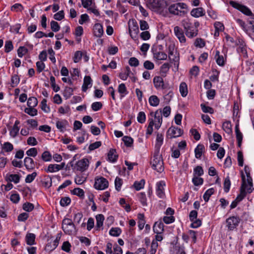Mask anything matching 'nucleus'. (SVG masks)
I'll return each instance as SVG.
<instances>
[{
    "instance_id": "nucleus-60",
    "label": "nucleus",
    "mask_w": 254,
    "mask_h": 254,
    "mask_svg": "<svg viewBox=\"0 0 254 254\" xmlns=\"http://www.w3.org/2000/svg\"><path fill=\"white\" fill-rule=\"evenodd\" d=\"M23 209L27 212L31 211L34 209V205L30 202H26L23 205Z\"/></svg>"
},
{
    "instance_id": "nucleus-51",
    "label": "nucleus",
    "mask_w": 254,
    "mask_h": 254,
    "mask_svg": "<svg viewBox=\"0 0 254 254\" xmlns=\"http://www.w3.org/2000/svg\"><path fill=\"white\" fill-rule=\"evenodd\" d=\"M51 28L53 32H57L60 29V26L59 23L54 20H52L50 23Z\"/></svg>"
},
{
    "instance_id": "nucleus-39",
    "label": "nucleus",
    "mask_w": 254,
    "mask_h": 254,
    "mask_svg": "<svg viewBox=\"0 0 254 254\" xmlns=\"http://www.w3.org/2000/svg\"><path fill=\"white\" fill-rule=\"evenodd\" d=\"M214 192V189L213 188H210L207 190L203 195V199L205 202H207L210 196L213 194Z\"/></svg>"
},
{
    "instance_id": "nucleus-47",
    "label": "nucleus",
    "mask_w": 254,
    "mask_h": 254,
    "mask_svg": "<svg viewBox=\"0 0 254 254\" xmlns=\"http://www.w3.org/2000/svg\"><path fill=\"white\" fill-rule=\"evenodd\" d=\"M121 230L120 228L116 227V228H112L109 232L110 235L115 237L119 236L121 233Z\"/></svg>"
},
{
    "instance_id": "nucleus-36",
    "label": "nucleus",
    "mask_w": 254,
    "mask_h": 254,
    "mask_svg": "<svg viewBox=\"0 0 254 254\" xmlns=\"http://www.w3.org/2000/svg\"><path fill=\"white\" fill-rule=\"evenodd\" d=\"M122 140L127 147H130L132 146L133 139L131 137L125 136L123 137Z\"/></svg>"
},
{
    "instance_id": "nucleus-26",
    "label": "nucleus",
    "mask_w": 254,
    "mask_h": 254,
    "mask_svg": "<svg viewBox=\"0 0 254 254\" xmlns=\"http://www.w3.org/2000/svg\"><path fill=\"white\" fill-rule=\"evenodd\" d=\"M191 15L195 17H198L204 14V10L202 7L193 8L190 12Z\"/></svg>"
},
{
    "instance_id": "nucleus-17",
    "label": "nucleus",
    "mask_w": 254,
    "mask_h": 254,
    "mask_svg": "<svg viewBox=\"0 0 254 254\" xmlns=\"http://www.w3.org/2000/svg\"><path fill=\"white\" fill-rule=\"evenodd\" d=\"M94 35L97 37H101L104 33L103 26L100 23H96L93 27Z\"/></svg>"
},
{
    "instance_id": "nucleus-6",
    "label": "nucleus",
    "mask_w": 254,
    "mask_h": 254,
    "mask_svg": "<svg viewBox=\"0 0 254 254\" xmlns=\"http://www.w3.org/2000/svg\"><path fill=\"white\" fill-rule=\"evenodd\" d=\"M242 184L240 188V193L237 196L235 200L238 202L242 201L246 196L247 193H248L247 190V186L246 184V177L244 173L242 172L241 174Z\"/></svg>"
},
{
    "instance_id": "nucleus-42",
    "label": "nucleus",
    "mask_w": 254,
    "mask_h": 254,
    "mask_svg": "<svg viewBox=\"0 0 254 254\" xmlns=\"http://www.w3.org/2000/svg\"><path fill=\"white\" fill-rule=\"evenodd\" d=\"M42 159L45 162L50 161L52 160V156L51 154L48 151H45L42 154Z\"/></svg>"
},
{
    "instance_id": "nucleus-44",
    "label": "nucleus",
    "mask_w": 254,
    "mask_h": 254,
    "mask_svg": "<svg viewBox=\"0 0 254 254\" xmlns=\"http://www.w3.org/2000/svg\"><path fill=\"white\" fill-rule=\"evenodd\" d=\"M144 184L145 181L144 180L142 179L139 182L135 181L134 183L133 187L136 190H139L143 188Z\"/></svg>"
},
{
    "instance_id": "nucleus-2",
    "label": "nucleus",
    "mask_w": 254,
    "mask_h": 254,
    "mask_svg": "<svg viewBox=\"0 0 254 254\" xmlns=\"http://www.w3.org/2000/svg\"><path fill=\"white\" fill-rule=\"evenodd\" d=\"M151 164L153 169L158 172L161 173L164 171V163L161 155L160 154V151H155L153 155V159L151 161Z\"/></svg>"
},
{
    "instance_id": "nucleus-21",
    "label": "nucleus",
    "mask_w": 254,
    "mask_h": 254,
    "mask_svg": "<svg viewBox=\"0 0 254 254\" xmlns=\"http://www.w3.org/2000/svg\"><path fill=\"white\" fill-rule=\"evenodd\" d=\"M24 166L28 170H32L35 168V162L33 159L29 157H26L24 160Z\"/></svg>"
},
{
    "instance_id": "nucleus-54",
    "label": "nucleus",
    "mask_w": 254,
    "mask_h": 254,
    "mask_svg": "<svg viewBox=\"0 0 254 254\" xmlns=\"http://www.w3.org/2000/svg\"><path fill=\"white\" fill-rule=\"evenodd\" d=\"M145 120L146 116L145 113L143 112H139L137 117V121L140 124H143L145 122Z\"/></svg>"
},
{
    "instance_id": "nucleus-48",
    "label": "nucleus",
    "mask_w": 254,
    "mask_h": 254,
    "mask_svg": "<svg viewBox=\"0 0 254 254\" xmlns=\"http://www.w3.org/2000/svg\"><path fill=\"white\" fill-rule=\"evenodd\" d=\"M20 81L18 76L16 74H14L12 76L11 78V86L12 87L16 86L19 83Z\"/></svg>"
},
{
    "instance_id": "nucleus-11",
    "label": "nucleus",
    "mask_w": 254,
    "mask_h": 254,
    "mask_svg": "<svg viewBox=\"0 0 254 254\" xmlns=\"http://www.w3.org/2000/svg\"><path fill=\"white\" fill-rule=\"evenodd\" d=\"M240 219L238 217L231 216L227 219V226L229 230L232 231L239 225Z\"/></svg>"
},
{
    "instance_id": "nucleus-9",
    "label": "nucleus",
    "mask_w": 254,
    "mask_h": 254,
    "mask_svg": "<svg viewBox=\"0 0 254 254\" xmlns=\"http://www.w3.org/2000/svg\"><path fill=\"white\" fill-rule=\"evenodd\" d=\"M109 183L107 180L102 177L95 179L94 185L96 190H103L108 187Z\"/></svg>"
},
{
    "instance_id": "nucleus-57",
    "label": "nucleus",
    "mask_w": 254,
    "mask_h": 254,
    "mask_svg": "<svg viewBox=\"0 0 254 254\" xmlns=\"http://www.w3.org/2000/svg\"><path fill=\"white\" fill-rule=\"evenodd\" d=\"M37 175L36 172H33L31 174L28 175L25 178V182L26 183H31L35 179Z\"/></svg>"
},
{
    "instance_id": "nucleus-40",
    "label": "nucleus",
    "mask_w": 254,
    "mask_h": 254,
    "mask_svg": "<svg viewBox=\"0 0 254 254\" xmlns=\"http://www.w3.org/2000/svg\"><path fill=\"white\" fill-rule=\"evenodd\" d=\"M27 104L28 107H35L38 104V100L34 97H30L28 99Z\"/></svg>"
},
{
    "instance_id": "nucleus-59",
    "label": "nucleus",
    "mask_w": 254,
    "mask_h": 254,
    "mask_svg": "<svg viewBox=\"0 0 254 254\" xmlns=\"http://www.w3.org/2000/svg\"><path fill=\"white\" fill-rule=\"evenodd\" d=\"M5 52L9 53L13 48L12 43L11 41H6L4 45Z\"/></svg>"
},
{
    "instance_id": "nucleus-5",
    "label": "nucleus",
    "mask_w": 254,
    "mask_h": 254,
    "mask_svg": "<svg viewBox=\"0 0 254 254\" xmlns=\"http://www.w3.org/2000/svg\"><path fill=\"white\" fill-rule=\"evenodd\" d=\"M230 4L232 7L239 10L244 14L249 16L250 17H253V16H254V14L252 13L250 9L244 5L234 1H230Z\"/></svg>"
},
{
    "instance_id": "nucleus-27",
    "label": "nucleus",
    "mask_w": 254,
    "mask_h": 254,
    "mask_svg": "<svg viewBox=\"0 0 254 254\" xmlns=\"http://www.w3.org/2000/svg\"><path fill=\"white\" fill-rule=\"evenodd\" d=\"M174 45L173 44L170 45L168 47V54L169 58L170 60L176 62L178 61V58L177 57L174 55Z\"/></svg>"
},
{
    "instance_id": "nucleus-61",
    "label": "nucleus",
    "mask_w": 254,
    "mask_h": 254,
    "mask_svg": "<svg viewBox=\"0 0 254 254\" xmlns=\"http://www.w3.org/2000/svg\"><path fill=\"white\" fill-rule=\"evenodd\" d=\"M64 10H61L58 12L56 13L54 15V18L57 20L60 21L64 19Z\"/></svg>"
},
{
    "instance_id": "nucleus-46",
    "label": "nucleus",
    "mask_w": 254,
    "mask_h": 254,
    "mask_svg": "<svg viewBox=\"0 0 254 254\" xmlns=\"http://www.w3.org/2000/svg\"><path fill=\"white\" fill-rule=\"evenodd\" d=\"M52 178L49 176L45 177L43 181H42L43 185L46 188H50L52 186Z\"/></svg>"
},
{
    "instance_id": "nucleus-22",
    "label": "nucleus",
    "mask_w": 254,
    "mask_h": 254,
    "mask_svg": "<svg viewBox=\"0 0 254 254\" xmlns=\"http://www.w3.org/2000/svg\"><path fill=\"white\" fill-rule=\"evenodd\" d=\"M156 142L155 145V151H160L161 145L163 142V136L161 133L159 132L157 134Z\"/></svg>"
},
{
    "instance_id": "nucleus-29",
    "label": "nucleus",
    "mask_w": 254,
    "mask_h": 254,
    "mask_svg": "<svg viewBox=\"0 0 254 254\" xmlns=\"http://www.w3.org/2000/svg\"><path fill=\"white\" fill-rule=\"evenodd\" d=\"M25 239L27 245H33L35 244V235L33 233H27Z\"/></svg>"
},
{
    "instance_id": "nucleus-53",
    "label": "nucleus",
    "mask_w": 254,
    "mask_h": 254,
    "mask_svg": "<svg viewBox=\"0 0 254 254\" xmlns=\"http://www.w3.org/2000/svg\"><path fill=\"white\" fill-rule=\"evenodd\" d=\"M28 50V49L23 46L20 47L17 50V54L19 57L22 58L24 55H25Z\"/></svg>"
},
{
    "instance_id": "nucleus-1",
    "label": "nucleus",
    "mask_w": 254,
    "mask_h": 254,
    "mask_svg": "<svg viewBox=\"0 0 254 254\" xmlns=\"http://www.w3.org/2000/svg\"><path fill=\"white\" fill-rule=\"evenodd\" d=\"M146 5L152 11L161 14L167 13V4L164 0H148Z\"/></svg>"
},
{
    "instance_id": "nucleus-43",
    "label": "nucleus",
    "mask_w": 254,
    "mask_h": 254,
    "mask_svg": "<svg viewBox=\"0 0 254 254\" xmlns=\"http://www.w3.org/2000/svg\"><path fill=\"white\" fill-rule=\"evenodd\" d=\"M162 109H160L157 110L154 114V118L155 119V122L162 123Z\"/></svg>"
},
{
    "instance_id": "nucleus-52",
    "label": "nucleus",
    "mask_w": 254,
    "mask_h": 254,
    "mask_svg": "<svg viewBox=\"0 0 254 254\" xmlns=\"http://www.w3.org/2000/svg\"><path fill=\"white\" fill-rule=\"evenodd\" d=\"M192 181L194 186H198L203 184V179L197 176H193Z\"/></svg>"
},
{
    "instance_id": "nucleus-58",
    "label": "nucleus",
    "mask_w": 254,
    "mask_h": 254,
    "mask_svg": "<svg viewBox=\"0 0 254 254\" xmlns=\"http://www.w3.org/2000/svg\"><path fill=\"white\" fill-rule=\"evenodd\" d=\"M201 110L204 113H209L210 114H213L214 113V110L212 108L207 106L204 104H201L200 105Z\"/></svg>"
},
{
    "instance_id": "nucleus-25",
    "label": "nucleus",
    "mask_w": 254,
    "mask_h": 254,
    "mask_svg": "<svg viewBox=\"0 0 254 254\" xmlns=\"http://www.w3.org/2000/svg\"><path fill=\"white\" fill-rule=\"evenodd\" d=\"M215 58L217 64L220 66H224L225 64L226 58L224 59L222 55H220L219 51H216Z\"/></svg>"
},
{
    "instance_id": "nucleus-28",
    "label": "nucleus",
    "mask_w": 254,
    "mask_h": 254,
    "mask_svg": "<svg viewBox=\"0 0 254 254\" xmlns=\"http://www.w3.org/2000/svg\"><path fill=\"white\" fill-rule=\"evenodd\" d=\"M108 160L112 162H115L117 161L118 155L116 154L115 149H111L108 154Z\"/></svg>"
},
{
    "instance_id": "nucleus-41",
    "label": "nucleus",
    "mask_w": 254,
    "mask_h": 254,
    "mask_svg": "<svg viewBox=\"0 0 254 254\" xmlns=\"http://www.w3.org/2000/svg\"><path fill=\"white\" fill-rule=\"evenodd\" d=\"M24 112L31 116H35L37 115V110L32 107L26 108L24 110Z\"/></svg>"
},
{
    "instance_id": "nucleus-62",
    "label": "nucleus",
    "mask_w": 254,
    "mask_h": 254,
    "mask_svg": "<svg viewBox=\"0 0 254 254\" xmlns=\"http://www.w3.org/2000/svg\"><path fill=\"white\" fill-rule=\"evenodd\" d=\"M223 128L224 131L229 133L232 131L231 125L230 122H226L223 124Z\"/></svg>"
},
{
    "instance_id": "nucleus-14",
    "label": "nucleus",
    "mask_w": 254,
    "mask_h": 254,
    "mask_svg": "<svg viewBox=\"0 0 254 254\" xmlns=\"http://www.w3.org/2000/svg\"><path fill=\"white\" fill-rule=\"evenodd\" d=\"M236 44L238 46L237 51L244 55H247L246 44L243 39L238 38L236 40Z\"/></svg>"
},
{
    "instance_id": "nucleus-45",
    "label": "nucleus",
    "mask_w": 254,
    "mask_h": 254,
    "mask_svg": "<svg viewBox=\"0 0 254 254\" xmlns=\"http://www.w3.org/2000/svg\"><path fill=\"white\" fill-rule=\"evenodd\" d=\"M203 173L202 168L200 166H197L193 170V176H201L203 174Z\"/></svg>"
},
{
    "instance_id": "nucleus-35",
    "label": "nucleus",
    "mask_w": 254,
    "mask_h": 254,
    "mask_svg": "<svg viewBox=\"0 0 254 254\" xmlns=\"http://www.w3.org/2000/svg\"><path fill=\"white\" fill-rule=\"evenodd\" d=\"M118 92L121 94V98H123L128 93L127 89L124 83H121L119 85Z\"/></svg>"
},
{
    "instance_id": "nucleus-8",
    "label": "nucleus",
    "mask_w": 254,
    "mask_h": 254,
    "mask_svg": "<svg viewBox=\"0 0 254 254\" xmlns=\"http://www.w3.org/2000/svg\"><path fill=\"white\" fill-rule=\"evenodd\" d=\"M129 33L132 38H136L139 32L138 24L135 19L129 20L128 22Z\"/></svg>"
},
{
    "instance_id": "nucleus-7",
    "label": "nucleus",
    "mask_w": 254,
    "mask_h": 254,
    "mask_svg": "<svg viewBox=\"0 0 254 254\" xmlns=\"http://www.w3.org/2000/svg\"><path fill=\"white\" fill-rule=\"evenodd\" d=\"M184 27L186 31V35L189 38H193L197 35L198 30L196 27L190 23L185 22L184 23Z\"/></svg>"
},
{
    "instance_id": "nucleus-24",
    "label": "nucleus",
    "mask_w": 254,
    "mask_h": 254,
    "mask_svg": "<svg viewBox=\"0 0 254 254\" xmlns=\"http://www.w3.org/2000/svg\"><path fill=\"white\" fill-rule=\"evenodd\" d=\"M204 150V146L202 144H199L194 149L195 156L197 159H200Z\"/></svg>"
},
{
    "instance_id": "nucleus-37",
    "label": "nucleus",
    "mask_w": 254,
    "mask_h": 254,
    "mask_svg": "<svg viewBox=\"0 0 254 254\" xmlns=\"http://www.w3.org/2000/svg\"><path fill=\"white\" fill-rule=\"evenodd\" d=\"M59 166L58 164H50L48 168L45 169V171L47 173H53L55 172L59 171L60 170V168H59Z\"/></svg>"
},
{
    "instance_id": "nucleus-16",
    "label": "nucleus",
    "mask_w": 254,
    "mask_h": 254,
    "mask_svg": "<svg viewBox=\"0 0 254 254\" xmlns=\"http://www.w3.org/2000/svg\"><path fill=\"white\" fill-rule=\"evenodd\" d=\"M61 239L60 234H58L57 235L56 238L53 242L49 243L46 246L47 249L50 251H53L55 250L58 246L59 241Z\"/></svg>"
},
{
    "instance_id": "nucleus-10",
    "label": "nucleus",
    "mask_w": 254,
    "mask_h": 254,
    "mask_svg": "<svg viewBox=\"0 0 254 254\" xmlns=\"http://www.w3.org/2000/svg\"><path fill=\"white\" fill-rule=\"evenodd\" d=\"M183 130L178 127L172 126L167 131V136L170 138H175L181 136Z\"/></svg>"
},
{
    "instance_id": "nucleus-38",
    "label": "nucleus",
    "mask_w": 254,
    "mask_h": 254,
    "mask_svg": "<svg viewBox=\"0 0 254 254\" xmlns=\"http://www.w3.org/2000/svg\"><path fill=\"white\" fill-rule=\"evenodd\" d=\"M20 176L17 174H10L7 177V180L10 182H13L17 184L20 181Z\"/></svg>"
},
{
    "instance_id": "nucleus-63",
    "label": "nucleus",
    "mask_w": 254,
    "mask_h": 254,
    "mask_svg": "<svg viewBox=\"0 0 254 254\" xmlns=\"http://www.w3.org/2000/svg\"><path fill=\"white\" fill-rule=\"evenodd\" d=\"M26 153L28 156L35 157L37 155L38 152L36 148H31L28 149Z\"/></svg>"
},
{
    "instance_id": "nucleus-23",
    "label": "nucleus",
    "mask_w": 254,
    "mask_h": 254,
    "mask_svg": "<svg viewBox=\"0 0 254 254\" xmlns=\"http://www.w3.org/2000/svg\"><path fill=\"white\" fill-rule=\"evenodd\" d=\"M164 224L161 221L156 222L153 226L154 232L157 234H161L164 231Z\"/></svg>"
},
{
    "instance_id": "nucleus-50",
    "label": "nucleus",
    "mask_w": 254,
    "mask_h": 254,
    "mask_svg": "<svg viewBox=\"0 0 254 254\" xmlns=\"http://www.w3.org/2000/svg\"><path fill=\"white\" fill-rule=\"evenodd\" d=\"M231 186V182L229 177H227L224 180V190L225 192H228L230 190Z\"/></svg>"
},
{
    "instance_id": "nucleus-13",
    "label": "nucleus",
    "mask_w": 254,
    "mask_h": 254,
    "mask_svg": "<svg viewBox=\"0 0 254 254\" xmlns=\"http://www.w3.org/2000/svg\"><path fill=\"white\" fill-rule=\"evenodd\" d=\"M174 31L175 36L181 43L186 42V39L184 35V32L181 27L178 26H175L174 28Z\"/></svg>"
},
{
    "instance_id": "nucleus-34",
    "label": "nucleus",
    "mask_w": 254,
    "mask_h": 254,
    "mask_svg": "<svg viewBox=\"0 0 254 254\" xmlns=\"http://www.w3.org/2000/svg\"><path fill=\"white\" fill-rule=\"evenodd\" d=\"M180 91L181 95L185 97L188 93L187 85L185 82H182L180 85Z\"/></svg>"
},
{
    "instance_id": "nucleus-32",
    "label": "nucleus",
    "mask_w": 254,
    "mask_h": 254,
    "mask_svg": "<svg viewBox=\"0 0 254 254\" xmlns=\"http://www.w3.org/2000/svg\"><path fill=\"white\" fill-rule=\"evenodd\" d=\"M235 132L237 140L238 141V145L239 147H240L243 140V134L239 130L238 125H236L235 127Z\"/></svg>"
},
{
    "instance_id": "nucleus-20",
    "label": "nucleus",
    "mask_w": 254,
    "mask_h": 254,
    "mask_svg": "<svg viewBox=\"0 0 254 254\" xmlns=\"http://www.w3.org/2000/svg\"><path fill=\"white\" fill-rule=\"evenodd\" d=\"M156 194L160 198L164 195V186L165 185L163 181H160L157 183Z\"/></svg>"
},
{
    "instance_id": "nucleus-64",
    "label": "nucleus",
    "mask_w": 254,
    "mask_h": 254,
    "mask_svg": "<svg viewBox=\"0 0 254 254\" xmlns=\"http://www.w3.org/2000/svg\"><path fill=\"white\" fill-rule=\"evenodd\" d=\"M71 202L70 198L69 197H63L60 201L61 206L64 207L68 205Z\"/></svg>"
},
{
    "instance_id": "nucleus-4",
    "label": "nucleus",
    "mask_w": 254,
    "mask_h": 254,
    "mask_svg": "<svg viewBox=\"0 0 254 254\" xmlns=\"http://www.w3.org/2000/svg\"><path fill=\"white\" fill-rule=\"evenodd\" d=\"M62 229L66 234L68 235H71L75 232V226L71 219L64 218L63 220Z\"/></svg>"
},
{
    "instance_id": "nucleus-19",
    "label": "nucleus",
    "mask_w": 254,
    "mask_h": 254,
    "mask_svg": "<svg viewBox=\"0 0 254 254\" xmlns=\"http://www.w3.org/2000/svg\"><path fill=\"white\" fill-rule=\"evenodd\" d=\"M247 176V180L246 179V184L247 186V190L248 193H251L253 190V179L251 176L250 172L246 173Z\"/></svg>"
},
{
    "instance_id": "nucleus-30",
    "label": "nucleus",
    "mask_w": 254,
    "mask_h": 254,
    "mask_svg": "<svg viewBox=\"0 0 254 254\" xmlns=\"http://www.w3.org/2000/svg\"><path fill=\"white\" fill-rule=\"evenodd\" d=\"M68 125V122L65 120L62 121H58L56 122L57 127L61 131L63 132L65 128Z\"/></svg>"
},
{
    "instance_id": "nucleus-49",
    "label": "nucleus",
    "mask_w": 254,
    "mask_h": 254,
    "mask_svg": "<svg viewBox=\"0 0 254 254\" xmlns=\"http://www.w3.org/2000/svg\"><path fill=\"white\" fill-rule=\"evenodd\" d=\"M72 193L74 195H76L79 197L82 198L84 196V190L80 188H75L72 190Z\"/></svg>"
},
{
    "instance_id": "nucleus-18",
    "label": "nucleus",
    "mask_w": 254,
    "mask_h": 254,
    "mask_svg": "<svg viewBox=\"0 0 254 254\" xmlns=\"http://www.w3.org/2000/svg\"><path fill=\"white\" fill-rule=\"evenodd\" d=\"M153 83L154 86L156 88L162 87V89H165L166 86L164 83L163 79L162 77L156 76L154 77Z\"/></svg>"
},
{
    "instance_id": "nucleus-12",
    "label": "nucleus",
    "mask_w": 254,
    "mask_h": 254,
    "mask_svg": "<svg viewBox=\"0 0 254 254\" xmlns=\"http://www.w3.org/2000/svg\"><path fill=\"white\" fill-rule=\"evenodd\" d=\"M89 161L87 158H83L78 161L76 163V168L77 171L83 172L88 167Z\"/></svg>"
},
{
    "instance_id": "nucleus-33",
    "label": "nucleus",
    "mask_w": 254,
    "mask_h": 254,
    "mask_svg": "<svg viewBox=\"0 0 254 254\" xmlns=\"http://www.w3.org/2000/svg\"><path fill=\"white\" fill-rule=\"evenodd\" d=\"M96 229L98 230L103 226L104 217L102 214H98L96 216Z\"/></svg>"
},
{
    "instance_id": "nucleus-55",
    "label": "nucleus",
    "mask_w": 254,
    "mask_h": 254,
    "mask_svg": "<svg viewBox=\"0 0 254 254\" xmlns=\"http://www.w3.org/2000/svg\"><path fill=\"white\" fill-rule=\"evenodd\" d=\"M103 106L101 102H95L92 104L91 108L94 111H97L100 110Z\"/></svg>"
},
{
    "instance_id": "nucleus-56",
    "label": "nucleus",
    "mask_w": 254,
    "mask_h": 254,
    "mask_svg": "<svg viewBox=\"0 0 254 254\" xmlns=\"http://www.w3.org/2000/svg\"><path fill=\"white\" fill-rule=\"evenodd\" d=\"M2 149L6 152H10L13 149V145L8 142H6L3 144Z\"/></svg>"
},
{
    "instance_id": "nucleus-31",
    "label": "nucleus",
    "mask_w": 254,
    "mask_h": 254,
    "mask_svg": "<svg viewBox=\"0 0 254 254\" xmlns=\"http://www.w3.org/2000/svg\"><path fill=\"white\" fill-rule=\"evenodd\" d=\"M149 103L151 106L156 107L160 103V100L156 95H152L149 98Z\"/></svg>"
},
{
    "instance_id": "nucleus-15",
    "label": "nucleus",
    "mask_w": 254,
    "mask_h": 254,
    "mask_svg": "<svg viewBox=\"0 0 254 254\" xmlns=\"http://www.w3.org/2000/svg\"><path fill=\"white\" fill-rule=\"evenodd\" d=\"M152 52L153 54V58L157 60H165L167 58L166 53L162 52H158L156 48L153 47Z\"/></svg>"
},
{
    "instance_id": "nucleus-3",
    "label": "nucleus",
    "mask_w": 254,
    "mask_h": 254,
    "mask_svg": "<svg viewBox=\"0 0 254 254\" xmlns=\"http://www.w3.org/2000/svg\"><path fill=\"white\" fill-rule=\"evenodd\" d=\"M187 6L184 3L179 2L172 4L168 9L170 13L178 15H183L187 12Z\"/></svg>"
}]
</instances>
